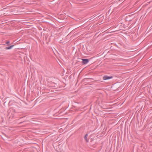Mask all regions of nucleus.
Returning <instances> with one entry per match:
<instances>
[{"mask_svg":"<svg viewBox=\"0 0 152 152\" xmlns=\"http://www.w3.org/2000/svg\"><path fill=\"white\" fill-rule=\"evenodd\" d=\"M11 111L14 112L15 113H20V111H19L15 110V109H13L12 108H10L8 111V113H9V115H10V112Z\"/></svg>","mask_w":152,"mask_h":152,"instance_id":"nucleus-1","label":"nucleus"},{"mask_svg":"<svg viewBox=\"0 0 152 152\" xmlns=\"http://www.w3.org/2000/svg\"><path fill=\"white\" fill-rule=\"evenodd\" d=\"M113 78L112 76H108L107 75H104L103 77V79L104 80H108Z\"/></svg>","mask_w":152,"mask_h":152,"instance_id":"nucleus-2","label":"nucleus"},{"mask_svg":"<svg viewBox=\"0 0 152 152\" xmlns=\"http://www.w3.org/2000/svg\"><path fill=\"white\" fill-rule=\"evenodd\" d=\"M82 64H87L89 62L88 59H82Z\"/></svg>","mask_w":152,"mask_h":152,"instance_id":"nucleus-3","label":"nucleus"},{"mask_svg":"<svg viewBox=\"0 0 152 152\" xmlns=\"http://www.w3.org/2000/svg\"><path fill=\"white\" fill-rule=\"evenodd\" d=\"M88 135V134H86L84 136V139L86 142H88V140L87 139V138Z\"/></svg>","mask_w":152,"mask_h":152,"instance_id":"nucleus-4","label":"nucleus"},{"mask_svg":"<svg viewBox=\"0 0 152 152\" xmlns=\"http://www.w3.org/2000/svg\"><path fill=\"white\" fill-rule=\"evenodd\" d=\"M14 46V45H11L9 47H7L5 48V49L7 50L10 49H11L12 48V47H13Z\"/></svg>","mask_w":152,"mask_h":152,"instance_id":"nucleus-5","label":"nucleus"},{"mask_svg":"<svg viewBox=\"0 0 152 152\" xmlns=\"http://www.w3.org/2000/svg\"><path fill=\"white\" fill-rule=\"evenodd\" d=\"M10 42L9 41H7L6 43L7 44V45L8 46H9L10 45Z\"/></svg>","mask_w":152,"mask_h":152,"instance_id":"nucleus-6","label":"nucleus"},{"mask_svg":"<svg viewBox=\"0 0 152 152\" xmlns=\"http://www.w3.org/2000/svg\"><path fill=\"white\" fill-rule=\"evenodd\" d=\"M85 80H92L93 79H92V78H86V79H85Z\"/></svg>","mask_w":152,"mask_h":152,"instance_id":"nucleus-7","label":"nucleus"},{"mask_svg":"<svg viewBox=\"0 0 152 152\" xmlns=\"http://www.w3.org/2000/svg\"><path fill=\"white\" fill-rule=\"evenodd\" d=\"M102 15H100L99 16L97 17H98V18H100L101 17Z\"/></svg>","mask_w":152,"mask_h":152,"instance_id":"nucleus-8","label":"nucleus"},{"mask_svg":"<svg viewBox=\"0 0 152 152\" xmlns=\"http://www.w3.org/2000/svg\"><path fill=\"white\" fill-rule=\"evenodd\" d=\"M22 123V122H20V124H21V123Z\"/></svg>","mask_w":152,"mask_h":152,"instance_id":"nucleus-9","label":"nucleus"}]
</instances>
